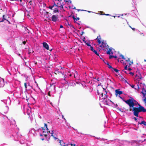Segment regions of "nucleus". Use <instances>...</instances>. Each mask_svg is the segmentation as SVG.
<instances>
[{
    "label": "nucleus",
    "mask_w": 146,
    "mask_h": 146,
    "mask_svg": "<svg viewBox=\"0 0 146 146\" xmlns=\"http://www.w3.org/2000/svg\"><path fill=\"white\" fill-rule=\"evenodd\" d=\"M64 1L65 2H69V1H68V0H64Z\"/></svg>",
    "instance_id": "nucleus-61"
},
{
    "label": "nucleus",
    "mask_w": 146,
    "mask_h": 146,
    "mask_svg": "<svg viewBox=\"0 0 146 146\" xmlns=\"http://www.w3.org/2000/svg\"><path fill=\"white\" fill-rule=\"evenodd\" d=\"M113 58H114L115 59H116L117 58V56H113Z\"/></svg>",
    "instance_id": "nucleus-56"
},
{
    "label": "nucleus",
    "mask_w": 146,
    "mask_h": 146,
    "mask_svg": "<svg viewBox=\"0 0 146 146\" xmlns=\"http://www.w3.org/2000/svg\"><path fill=\"white\" fill-rule=\"evenodd\" d=\"M63 26L62 25H61L60 27V28H63Z\"/></svg>",
    "instance_id": "nucleus-59"
},
{
    "label": "nucleus",
    "mask_w": 146,
    "mask_h": 146,
    "mask_svg": "<svg viewBox=\"0 0 146 146\" xmlns=\"http://www.w3.org/2000/svg\"><path fill=\"white\" fill-rule=\"evenodd\" d=\"M95 138L97 139H101V138L100 137H96Z\"/></svg>",
    "instance_id": "nucleus-54"
},
{
    "label": "nucleus",
    "mask_w": 146,
    "mask_h": 146,
    "mask_svg": "<svg viewBox=\"0 0 146 146\" xmlns=\"http://www.w3.org/2000/svg\"><path fill=\"white\" fill-rule=\"evenodd\" d=\"M73 144H66V146H72Z\"/></svg>",
    "instance_id": "nucleus-42"
},
{
    "label": "nucleus",
    "mask_w": 146,
    "mask_h": 146,
    "mask_svg": "<svg viewBox=\"0 0 146 146\" xmlns=\"http://www.w3.org/2000/svg\"><path fill=\"white\" fill-rule=\"evenodd\" d=\"M89 76L91 78H92V77H93L92 73L90 72L89 74Z\"/></svg>",
    "instance_id": "nucleus-36"
},
{
    "label": "nucleus",
    "mask_w": 146,
    "mask_h": 146,
    "mask_svg": "<svg viewBox=\"0 0 146 146\" xmlns=\"http://www.w3.org/2000/svg\"><path fill=\"white\" fill-rule=\"evenodd\" d=\"M115 94L117 96H118V95H120L122 94H123V92L120 90L119 89H117L115 90Z\"/></svg>",
    "instance_id": "nucleus-15"
},
{
    "label": "nucleus",
    "mask_w": 146,
    "mask_h": 146,
    "mask_svg": "<svg viewBox=\"0 0 146 146\" xmlns=\"http://www.w3.org/2000/svg\"><path fill=\"white\" fill-rule=\"evenodd\" d=\"M37 132L33 128L29 131V133H28V135L29 136H34L37 135L36 132Z\"/></svg>",
    "instance_id": "nucleus-8"
},
{
    "label": "nucleus",
    "mask_w": 146,
    "mask_h": 146,
    "mask_svg": "<svg viewBox=\"0 0 146 146\" xmlns=\"http://www.w3.org/2000/svg\"><path fill=\"white\" fill-rule=\"evenodd\" d=\"M100 47L102 48L103 50H106V49H108L109 48V46L106 43V41L104 40L102 41V44Z\"/></svg>",
    "instance_id": "nucleus-7"
},
{
    "label": "nucleus",
    "mask_w": 146,
    "mask_h": 146,
    "mask_svg": "<svg viewBox=\"0 0 146 146\" xmlns=\"http://www.w3.org/2000/svg\"><path fill=\"white\" fill-rule=\"evenodd\" d=\"M113 55H110L109 58V59H111V58H113Z\"/></svg>",
    "instance_id": "nucleus-41"
},
{
    "label": "nucleus",
    "mask_w": 146,
    "mask_h": 146,
    "mask_svg": "<svg viewBox=\"0 0 146 146\" xmlns=\"http://www.w3.org/2000/svg\"><path fill=\"white\" fill-rule=\"evenodd\" d=\"M119 142L120 144L125 146H129L131 145L130 142L126 140H119Z\"/></svg>",
    "instance_id": "nucleus-9"
},
{
    "label": "nucleus",
    "mask_w": 146,
    "mask_h": 146,
    "mask_svg": "<svg viewBox=\"0 0 146 146\" xmlns=\"http://www.w3.org/2000/svg\"><path fill=\"white\" fill-rule=\"evenodd\" d=\"M102 98L103 99V101L104 103L106 105H108L109 101L110 102H112L111 101L109 100V99H107L108 98H105V97H102Z\"/></svg>",
    "instance_id": "nucleus-13"
},
{
    "label": "nucleus",
    "mask_w": 146,
    "mask_h": 146,
    "mask_svg": "<svg viewBox=\"0 0 146 146\" xmlns=\"http://www.w3.org/2000/svg\"><path fill=\"white\" fill-rule=\"evenodd\" d=\"M62 118L64 119L65 120L66 122V119L64 118V116L63 115H62Z\"/></svg>",
    "instance_id": "nucleus-45"
},
{
    "label": "nucleus",
    "mask_w": 146,
    "mask_h": 146,
    "mask_svg": "<svg viewBox=\"0 0 146 146\" xmlns=\"http://www.w3.org/2000/svg\"><path fill=\"white\" fill-rule=\"evenodd\" d=\"M70 26L71 27H72L73 28H74V27L73 25H70Z\"/></svg>",
    "instance_id": "nucleus-57"
},
{
    "label": "nucleus",
    "mask_w": 146,
    "mask_h": 146,
    "mask_svg": "<svg viewBox=\"0 0 146 146\" xmlns=\"http://www.w3.org/2000/svg\"><path fill=\"white\" fill-rule=\"evenodd\" d=\"M96 39L97 40L98 43L99 44H100L101 43H102V42L100 40L101 39V36L100 35L97 37Z\"/></svg>",
    "instance_id": "nucleus-20"
},
{
    "label": "nucleus",
    "mask_w": 146,
    "mask_h": 146,
    "mask_svg": "<svg viewBox=\"0 0 146 146\" xmlns=\"http://www.w3.org/2000/svg\"><path fill=\"white\" fill-rule=\"evenodd\" d=\"M58 7H55L54 8V9H53V13H59L60 12V10L58 9Z\"/></svg>",
    "instance_id": "nucleus-17"
},
{
    "label": "nucleus",
    "mask_w": 146,
    "mask_h": 146,
    "mask_svg": "<svg viewBox=\"0 0 146 146\" xmlns=\"http://www.w3.org/2000/svg\"><path fill=\"white\" fill-rule=\"evenodd\" d=\"M131 29L133 31H135V29L133 28H131Z\"/></svg>",
    "instance_id": "nucleus-64"
},
{
    "label": "nucleus",
    "mask_w": 146,
    "mask_h": 146,
    "mask_svg": "<svg viewBox=\"0 0 146 146\" xmlns=\"http://www.w3.org/2000/svg\"><path fill=\"white\" fill-rule=\"evenodd\" d=\"M48 92V94H53L55 92V86L50 85L49 88L47 87L46 88ZM49 95V94H48Z\"/></svg>",
    "instance_id": "nucleus-5"
},
{
    "label": "nucleus",
    "mask_w": 146,
    "mask_h": 146,
    "mask_svg": "<svg viewBox=\"0 0 146 146\" xmlns=\"http://www.w3.org/2000/svg\"><path fill=\"white\" fill-rule=\"evenodd\" d=\"M120 57H121L122 59H125V58H124V56L122 55V54H121L120 55Z\"/></svg>",
    "instance_id": "nucleus-38"
},
{
    "label": "nucleus",
    "mask_w": 146,
    "mask_h": 146,
    "mask_svg": "<svg viewBox=\"0 0 146 146\" xmlns=\"http://www.w3.org/2000/svg\"><path fill=\"white\" fill-rule=\"evenodd\" d=\"M122 100L129 106L130 109L132 108L133 107L136 106L138 104V102L132 97H130V98L127 100H124L123 98Z\"/></svg>",
    "instance_id": "nucleus-2"
},
{
    "label": "nucleus",
    "mask_w": 146,
    "mask_h": 146,
    "mask_svg": "<svg viewBox=\"0 0 146 146\" xmlns=\"http://www.w3.org/2000/svg\"><path fill=\"white\" fill-rule=\"evenodd\" d=\"M96 14H100L101 15H106V16H110V14H100L99 13H96Z\"/></svg>",
    "instance_id": "nucleus-35"
},
{
    "label": "nucleus",
    "mask_w": 146,
    "mask_h": 146,
    "mask_svg": "<svg viewBox=\"0 0 146 146\" xmlns=\"http://www.w3.org/2000/svg\"><path fill=\"white\" fill-rule=\"evenodd\" d=\"M139 123L141 125L143 124L146 126V122L144 120L142 121L140 123L139 122Z\"/></svg>",
    "instance_id": "nucleus-24"
},
{
    "label": "nucleus",
    "mask_w": 146,
    "mask_h": 146,
    "mask_svg": "<svg viewBox=\"0 0 146 146\" xmlns=\"http://www.w3.org/2000/svg\"><path fill=\"white\" fill-rule=\"evenodd\" d=\"M138 77H139V78H137L136 79V80L137 81H139L140 80H141L142 79V77L141 76V74H139V76Z\"/></svg>",
    "instance_id": "nucleus-26"
},
{
    "label": "nucleus",
    "mask_w": 146,
    "mask_h": 146,
    "mask_svg": "<svg viewBox=\"0 0 146 146\" xmlns=\"http://www.w3.org/2000/svg\"><path fill=\"white\" fill-rule=\"evenodd\" d=\"M50 135L48 136V135H47V138L46 139V140L48 142V143H49V141L50 139Z\"/></svg>",
    "instance_id": "nucleus-29"
},
{
    "label": "nucleus",
    "mask_w": 146,
    "mask_h": 146,
    "mask_svg": "<svg viewBox=\"0 0 146 146\" xmlns=\"http://www.w3.org/2000/svg\"><path fill=\"white\" fill-rule=\"evenodd\" d=\"M108 68H110V69H112L113 68L110 65V64H109L108 65Z\"/></svg>",
    "instance_id": "nucleus-37"
},
{
    "label": "nucleus",
    "mask_w": 146,
    "mask_h": 146,
    "mask_svg": "<svg viewBox=\"0 0 146 146\" xmlns=\"http://www.w3.org/2000/svg\"><path fill=\"white\" fill-rule=\"evenodd\" d=\"M56 83L55 82H53V81L52 80L51 82L50 83V85L55 86V84Z\"/></svg>",
    "instance_id": "nucleus-27"
},
{
    "label": "nucleus",
    "mask_w": 146,
    "mask_h": 146,
    "mask_svg": "<svg viewBox=\"0 0 146 146\" xmlns=\"http://www.w3.org/2000/svg\"><path fill=\"white\" fill-rule=\"evenodd\" d=\"M132 108V111L133 112V115L137 117H139V113L146 112V109H145L143 107L140 105L138 107H133Z\"/></svg>",
    "instance_id": "nucleus-3"
},
{
    "label": "nucleus",
    "mask_w": 146,
    "mask_h": 146,
    "mask_svg": "<svg viewBox=\"0 0 146 146\" xmlns=\"http://www.w3.org/2000/svg\"><path fill=\"white\" fill-rule=\"evenodd\" d=\"M107 53L108 54L110 55L111 54H113V52L112 51V50L111 48H109L108 50L107 51Z\"/></svg>",
    "instance_id": "nucleus-21"
},
{
    "label": "nucleus",
    "mask_w": 146,
    "mask_h": 146,
    "mask_svg": "<svg viewBox=\"0 0 146 146\" xmlns=\"http://www.w3.org/2000/svg\"><path fill=\"white\" fill-rule=\"evenodd\" d=\"M133 119H134L135 121H137V119L136 117H134L133 118Z\"/></svg>",
    "instance_id": "nucleus-46"
},
{
    "label": "nucleus",
    "mask_w": 146,
    "mask_h": 146,
    "mask_svg": "<svg viewBox=\"0 0 146 146\" xmlns=\"http://www.w3.org/2000/svg\"><path fill=\"white\" fill-rule=\"evenodd\" d=\"M25 30L26 31H27V32H28V31H29V30L26 27H25Z\"/></svg>",
    "instance_id": "nucleus-44"
},
{
    "label": "nucleus",
    "mask_w": 146,
    "mask_h": 146,
    "mask_svg": "<svg viewBox=\"0 0 146 146\" xmlns=\"http://www.w3.org/2000/svg\"><path fill=\"white\" fill-rule=\"evenodd\" d=\"M101 140H103V141H105V140H108L106 139H104V138H102V139H100Z\"/></svg>",
    "instance_id": "nucleus-49"
},
{
    "label": "nucleus",
    "mask_w": 146,
    "mask_h": 146,
    "mask_svg": "<svg viewBox=\"0 0 146 146\" xmlns=\"http://www.w3.org/2000/svg\"><path fill=\"white\" fill-rule=\"evenodd\" d=\"M53 7H59V6H58L57 4H56V3L54 2V4L52 5Z\"/></svg>",
    "instance_id": "nucleus-30"
},
{
    "label": "nucleus",
    "mask_w": 146,
    "mask_h": 146,
    "mask_svg": "<svg viewBox=\"0 0 146 146\" xmlns=\"http://www.w3.org/2000/svg\"><path fill=\"white\" fill-rule=\"evenodd\" d=\"M128 74H130L132 75V76H133V75H134V73L132 72H129L128 73Z\"/></svg>",
    "instance_id": "nucleus-43"
},
{
    "label": "nucleus",
    "mask_w": 146,
    "mask_h": 146,
    "mask_svg": "<svg viewBox=\"0 0 146 146\" xmlns=\"http://www.w3.org/2000/svg\"><path fill=\"white\" fill-rule=\"evenodd\" d=\"M133 62H130V63L129 64V66H128V67H129L131 65V64H133Z\"/></svg>",
    "instance_id": "nucleus-47"
},
{
    "label": "nucleus",
    "mask_w": 146,
    "mask_h": 146,
    "mask_svg": "<svg viewBox=\"0 0 146 146\" xmlns=\"http://www.w3.org/2000/svg\"><path fill=\"white\" fill-rule=\"evenodd\" d=\"M103 93L101 94L102 97H105V98H108V96L107 95L108 91L106 90V89L104 88H103Z\"/></svg>",
    "instance_id": "nucleus-12"
},
{
    "label": "nucleus",
    "mask_w": 146,
    "mask_h": 146,
    "mask_svg": "<svg viewBox=\"0 0 146 146\" xmlns=\"http://www.w3.org/2000/svg\"><path fill=\"white\" fill-rule=\"evenodd\" d=\"M90 50L92 51L93 52H94L95 53V54L97 56H100L97 50H94V49L93 47Z\"/></svg>",
    "instance_id": "nucleus-18"
},
{
    "label": "nucleus",
    "mask_w": 146,
    "mask_h": 146,
    "mask_svg": "<svg viewBox=\"0 0 146 146\" xmlns=\"http://www.w3.org/2000/svg\"><path fill=\"white\" fill-rule=\"evenodd\" d=\"M142 93L143 95V97L146 98V90H145V89L143 88H142V91L141 92Z\"/></svg>",
    "instance_id": "nucleus-19"
},
{
    "label": "nucleus",
    "mask_w": 146,
    "mask_h": 146,
    "mask_svg": "<svg viewBox=\"0 0 146 146\" xmlns=\"http://www.w3.org/2000/svg\"><path fill=\"white\" fill-rule=\"evenodd\" d=\"M124 82H125V83H128V82H127V81L126 80H125V79H124Z\"/></svg>",
    "instance_id": "nucleus-62"
},
{
    "label": "nucleus",
    "mask_w": 146,
    "mask_h": 146,
    "mask_svg": "<svg viewBox=\"0 0 146 146\" xmlns=\"http://www.w3.org/2000/svg\"><path fill=\"white\" fill-rule=\"evenodd\" d=\"M46 130L43 127H42L41 128H39L36 130L37 132H38L40 133V136H44L46 139L47 138V135L48 134L46 131H45Z\"/></svg>",
    "instance_id": "nucleus-4"
},
{
    "label": "nucleus",
    "mask_w": 146,
    "mask_h": 146,
    "mask_svg": "<svg viewBox=\"0 0 146 146\" xmlns=\"http://www.w3.org/2000/svg\"><path fill=\"white\" fill-rule=\"evenodd\" d=\"M8 71L9 72V74H10V75H11V72H10L8 70Z\"/></svg>",
    "instance_id": "nucleus-63"
},
{
    "label": "nucleus",
    "mask_w": 146,
    "mask_h": 146,
    "mask_svg": "<svg viewBox=\"0 0 146 146\" xmlns=\"http://www.w3.org/2000/svg\"><path fill=\"white\" fill-rule=\"evenodd\" d=\"M24 86L25 87V90H26L27 88V84L26 82L24 83Z\"/></svg>",
    "instance_id": "nucleus-34"
},
{
    "label": "nucleus",
    "mask_w": 146,
    "mask_h": 146,
    "mask_svg": "<svg viewBox=\"0 0 146 146\" xmlns=\"http://www.w3.org/2000/svg\"><path fill=\"white\" fill-rule=\"evenodd\" d=\"M126 61V62H129V61H130V59L129 58H127V59H126V58H125V59H124Z\"/></svg>",
    "instance_id": "nucleus-39"
},
{
    "label": "nucleus",
    "mask_w": 146,
    "mask_h": 146,
    "mask_svg": "<svg viewBox=\"0 0 146 146\" xmlns=\"http://www.w3.org/2000/svg\"><path fill=\"white\" fill-rule=\"evenodd\" d=\"M4 103L5 104H6V103L7 102H9V103H11V100L9 98V99L7 100H3Z\"/></svg>",
    "instance_id": "nucleus-25"
},
{
    "label": "nucleus",
    "mask_w": 146,
    "mask_h": 146,
    "mask_svg": "<svg viewBox=\"0 0 146 146\" xmlns=\"http://www.w3.org/2000/svg\"><path fill=\"white\" fill-rule=\"evenodd\" d=\"M129 67H128L127 70H128L129 71H131L132 70V69L129 68Z\"/></svg>",
    "instance_id": "nucleus-50"
},
{
    "label": "nucleus",
    "mask_w": 146,
    "mask_h": 146,
    "mask_svg": "<svg viewBox=\"0 0 146 146\" xmlns=\"http://www.w3.org/2000/svg\"><path fill=\"white\" fill-rule=\"evenodd\" d=\"M84 33V31H82V32H81V33H80V35H83V34Z\"/></svg>",
    "instance_id": "nucleus-55"
},
{
    "label": "nucleus",
    "mask_w": 146,
    "mask_h": 146,
    "mask_svg": "<svg viewBox=\"0 0 146 146\" xmlns=\"http://www.w3.org/2000/svg\"><path fill=\"white\" fill-rule=\"evenodd\" d=\"M42 45L43 46V47L45 49L47 50H49L50 51H51L52 50V49H49V46L46 42H43Z\"/></svg>",
    "instance_id": "nucleus-14"
},
{
    "label": "nucleus",
    "mask_w": 146,
    "mask_h": 146,
    "mask_svg": "<svg viewBox=\"0 0 146 146\" xmlns=\"http://www.w3.org/2000/svg\"><path fill=\"white\" fill-rule=\"evenodd\" d=\"M128 68L127 65H125L124 67V69L125 70H127Z\"/></svg>",
    "instance_id": "nucleus-40"
},
{
    "label": "nucleus",
    "mask_w": 146,
    "mask_h": 146,
    "mask_svg": "<svg viewBox=\"0 0 146 146\" xmlns=\"http://www.w3.org/2000/svg\"><path fill=\"white\" fill-rule=\"evenodd\" d=\"M112 69L116 73H117L119 72V70H118V69L116 68H112Z\"/></svg>",
    "instance_id": "nucleus-32"
},
{
    "label": "nucleus",
    "mask_w": 146,
    "mask_h": 146,
    "mask_svg": "<svg viewBox=\"0 0 146 146\" xmlns=\"http://www.w3.org/2000/svg\"><path fill=\"white\" fill-rule=\"evenodd\" d=\"M7 17L8 16L7 15H3L2 17L0 18V22H3L4 21H6L10 24V22L8 20Z\"/></svg>",
    "instance_id": "nucleus-10"
},
{
    "label": "nucleus",
    "mask_w": 146,
    "mask_h": 146,
    "mask_svg": "<svg viewBox=\"0 0 146 146\" xmlns=\"http://www.w3.org/2000/svg\"><path fill=\"white\" fill-rule=\"evenodd\" d=\"M118 97H119L121 99H122V98H123L121 96H120V95H118Z\"/></svg>",
    "instance_id": "nucleus-60"
},
{
    "label": "nucleus",
    "mask_w": 146,
    "mask_h": 146,
    "mask_svg": "<svg viewBox=\"0 0 146 146\" xmlns=\"http://www.w3.org/2000/svg\"><path fill=\"white\" fill-rule=\"evenodd\" d=\"M22 43L24 45H25L26 44V42L25 41H23L22 42Z\"/></svg>",
    "instance_id": "nucleus-53"
},
{
    "label": "nucleus",
    "mask_w": 146,
    "mask_h": 146,
    "mask_svg": "<svg viewBox=\"0 0 146 146\" xmlns=\"http://www.w3.org/2000/svg\"><path fill=\"white\" fill-rule=\"evenodd\" d=\"M104 63H105V64H106L108 65L109 64L108 62L107 61H106V62H104Z\"/></svg>",
    "instance_id": "nucleus-48"
},
{
    "label": "nucleus",
    "mask_w": 146,
    "mask_h": 146,
    "mask_svg": "<svg viewBox=\"0 0 146 146\" xmlns=\"http://www.w3.org/2000/svg\"><path fill=\"white\" fill-rule=\"evenodd\" d=\"M51 134V136L53 137V138H54V139L56 141H59V143H60V145L61 146H63L65 144V143L63 141V140H60L57 138H56L55 136V135H54L53 130L50 133Z\"/></svg>",
    "instance_id": "nucleus-6"
},
{
    "label": "nucleus",
    "mask_w": 146,
    "mask_h": 146,
    "mask_svg": "<svg viewBox=\"0 0 146 146\" xmlns=\"http://www.w3.org/2000/svg\"><path fill=\"white\" fill-rule=\"evenodd\" d=\"M48 8L50 9L51 10H53V8L52 6L50 5L48 7H47Z\"/></svg>",
    "instance_id": "nucleus-31"
},
{
    "label": "nucleus",
    "mask_w": 146,
    "mask_h": 146,
    "mask_svg": "<svg viewBox=\"0 0 146 146\" xmlns=\"http://www.w3.org/2000/svg\"><path fill=\"white\" fill-rule=\"evenodd\" d=\"M131 86L132 88H134L135 85H131Z\"/></svg>",
    "instance_id": "nucleus-51"
},
{
    "label": "nucleus",
    "mask_w": 146,
    "mask_h": 146,
    "mask_svg": "<svg viewBox=\"0 0 146 146\" xmlns=\"http://www.w3.org/2000/svg\"><path fill=\"white\" fill-rule=\"evenodd\" d=\"M72 18L74 20V23H76V21L80 19V18L79 17H77V18H76L75 16L74 15H73L72 16Z\"/></svg>",
    "instance_id": "nucleus-22"
},
{
    "label": "nucleus",
    "mask_w": 146,
    "mask_h": 146,
    "mask_svg": "<svg viewBox=\"0 0 146 146\" xmlns=\"http://www.w3.org/2000/svg\"><path fill=\"white\" fill-rule=\"evenodd\" d=\"M86 11V10H80V9H78V11ZM88 11V13H94L93 12H92V11Z\"/></svg>",
    "instance_id": "nucleus-33"
},
{
    "label": "nucleus",
    "mask_w": 146,
    "mask_h": 146,
    "mask_svg": "<svg viewBox=\"0 0 146 146\" xmlns=\"http://www.w3.org/2000/svg\"><path fill=\"white\" fill-rule=\"evenodd\" d=\"M58 19V15H53L52 16L51 19H50L49 18H48L49 20L54 22H56L57 21Z\"/></svg>",
    "instance_id": "nucleus-11"
},
{
    "label": "nucleus",
    "mask_w": 146,
    "mask_h": 146,
    "mask_svg": "<svg viewBox=\"0 0 146 146\" xmlns=\"http://www.w3.org/2000/svg\"><path fill=\"white\" fill-rule=\"evenodd\" d=\"M44 128L46 129V130L47 131V133H50V131L48 129L47 127V124L46 123H44Z\"/></svg>",
    "instance_id": "nucleus-23"
},
{
    "label": "nucleus",
    "mask_w": 146,
    "mask_h": 146,
    "mask_svg": "<svg viewBox=\"0 0 146 146\" xmlns=\"http://www.w3.org/2000/svg\"><path fill=\"white\" fill-rule=\"evenodd\" d=\"M85 38H84V39L83 40V41L88 46H89L90 47V50L93 47L92 46L91 44H90L88 43L85 40Z\"/></svg>",
    "instance_id": "nucleus-16"
},
{
    "label": "nucleus",
    "mask_w": 146,
    "mask_h": 146,
    "mask_svg": "<svg viewBox=\"0 0 146 146\" xmlns=\"http://www.w3.org/2000/svg\"><path fill=\"white\" fill-rule=\"evenodd\" d=\"M60 5L59 6V7H60V9L62 10L63 9V6L64 5V4H62L61 3H60Z\"/></svg>",
    "instance_id": "nucleus-28"
},
{
    "label": "nucleus",
    "mask_w": 146,
    "mask_h": 146,
    "mask_svg": "<svg viewBox=\"0 0 146 146\" xmlns=\"http://www.w3.org/2000/svg\"><path fill=\"white\" fill-rule=\"evenodd\" d=\"M6 144L5 143H3V144H1L0 145V146H3L4 145H5Z\"/></svg>",
    "instance_id": "nucleus-52"
},
{
    "label": "nucleus",
    "mask_w": 146,
    "mask_h": 146,
    "mask_svg": "<svg viewBox=\"0 0 146 146\" xmlns=\"http://www.w3.org/2000/svg\"><path fill=\"white\" fill-rule=\"evenodd\" d=\"M126 74H128V73L129 72H127V71H125V70H124L123 71Z\"/></svg>",
    "instance_id": "nucleus-58"
},
{
    "label": "nucleus",
    "mask_w": 146,
    "mask_h": 146,
    "mask_svg": "<svg viewBox=\"0 0 146 146\" xmlns=\"http://www.w3.org/2000/svg\"><path fill=\"white\" fill-rule=\"evenodd\" d=\"M13 124L12 125L11 124V127L8 132V134H11L12 136L14 138V140L17 141L20 139L22 135L18 133L19 129L14 125L15 123V121L14 120L13 121Z\"/></svg>",
    "instance_id": "nucleus-1"
}]
</instances>
